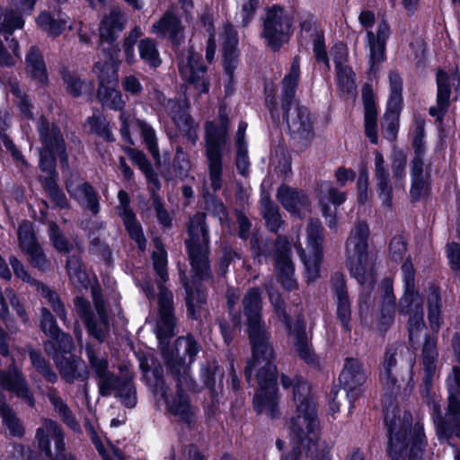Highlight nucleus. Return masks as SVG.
<instances>
[{"label": "nucleus", "mask_w": 460, "mask_h": 460, "mask_svg": "<svg viewBox=\"0 0 460 460\" xmlns=\"http://www.w3.org/2000/svg\"><path fill=\"white\" fill-rule=\"evenodd\" d=\"M200 57L192 49L182 54L179 61L180 73L199 93L208 91L206 68L199 63Z\"/></svg>", "instance_id": "nucleus-17"}, {"label": "nucleus", "mask_w": 460, "mask_h": 460, "mask_svg": "<svg viewBox=\"0 0 460 460\" xmlns=\"http://www.w3.org/2000/svg\"><path fill=\"white\" fill-rule=\"evenodd\" d=\"M448 397L446 418L440 417V405L434 400L430 407L438 416H434L437 434L441 440L452 445L450 439L455 435L460 438V368L454 367L447 380Z\"/></svg>", "instance_id": "nucleus-7"}, {"label": "nucleus", "mask_w": 460, "mask_h": 460, "mask_svg": "<svg viewBox=\"0 0 460 460\" xmlns=\"http://www.w3.org/2000/svg\"><path fill=\"white\" fill-rule=\"evenodd\" d=\"M45 350L52 357L62 378L66 382L73 383L87 379L89 372L84 362L77 357L66 356L71 350L64 352L60 347H56L54 341H47Z\"/></svg>", "instance_id": "nucleus-13"}, {"label": "nucleus", "mask_w": 460, "mask_h": 460, "mask_svg": "<svg viewBox=\"0 0 460 460\" xmlns=\"http://www.w3.org/2000/svg\"><path fill=\"white\" fill-rule=\"evenodd\" d=\"M337 81L343 92L351 93L355 90V74L349 66L336 70Z\"/></svg>", "instance_id": "nucleus-61"}, {"label": "nucleus", "mask_w": 460, "mask_h": 460, "mask_svg": "<svg viewBox=\"0 0 460 460\" xmlns=\"http://www.w3.org/2000/svg\"><path fill=\"white\" fill-rule=\"evenodd\" d=\"M126 22L124 13L119 8H111L109 14L105 15L100 23L101 42H113L124 29Z\"/></svg>", "instance_id": "nucleus-27"}, {"label": "nucleus", "mask_w": 460, "mask_h": 460, "mask_svg": "<svg viewBox=\"0 0 460 460\" xmlns=\"http://www.w3.org/2000/svg\"><path fill=\"white\" fill-rule=\"evenodd\" d=\"M93 442L103 460H125L118 448L111 445L105 447L96 436L93 437Z\"/></svg>", "instance_id": "nucleus-64"}, {"label": "nucleus", "mask_w": 460, "mask_h": 460, "mask_svg": "<svg viewBox=\"0 0 460 460\" xmlns=\"http://www.w3.org/2000/svg\"><path fill=\"white\" fill-rule=\"evenodd\" d=\"M0 416L2 417L4 426L9 430L11 435L16 437H21L23 435V427L20 423V420L17 419L13 410L5 403H2L0 405Z\"/></svg>", "instance_id": "nucleus-52"}, {"label": "nucleus", "mask_w": 460, "mask_h": 460, "mask_svg": "<svg viewBox=\"0 0 460 460\" xmlns=\"http://www.w3.org/2000/svg\"><path fill=\"white\" fill-rule=\"evenodd\" d=\"M428 320L430 329L438 332L443 323L441 314V301L439 290L437 287L431 286L427 290Z\"/></svg>", "instance_id": "nucleus-37"}, {"label": "nucleus", "mask_w": 460, "mask_h": 460, "mask_svg": "<svg viewBox=\"0 0 460 460\" xmlns=\"http://www.w3.org/2000/svg\"><path fill=\"white\" fill-rule=\"evenodd\" d=\"M69 195L93 214L99 212V199L93 188L77 174L71 173L66 182Z\"/></svg>", "instance_id": "nucleus-19"}, {"label": "nucleus", "mask_w": 460, "mask_h": 460, "mask_svg": "<svg viewBox=\"0 0 460 460\" xmlns=\"http://www.w3.org/2000/svg\"><path fill=\"white\" fill-rule=\"evenodd\" d=\"M85 126L91 132L102 136L107 139L110 138V130L105 118L93 115L88 119Z\"/></svg>", "instance_id": "nucleus-63"}, {"label": "nucleus", "mask_w": 460, "mask_h": 460, "mask_svg": "<svg viewBox=\"0 0 460 460\" xmlns=\"http://www.w3.org/2000/svg\"><path fill=\"white\" fill-rule=\"evenodd\" d=\"M411 178L412 199H418L428 189L429 178V166L424 163V156H413L411 161Z\"/></svg>", "instance_id": "nucleus-31"}, {"label": "nucleus", "mask_w": 460, "mask_h": 460, "mask_svg": "<svg viewBox=\"0 0 460 460\" xmlns=\"http://www.w3.org/2000/svg\"><path fill=\"white\" fill-rule=\"evenodd\" d=\"M37 438L39 447L45 452L48 460H74L72 456L67 458L64 453L63 432L54 421L44 420L42 427L38 429Z\"/></svg>", "instance_id": "nucleus-16"}, {"label": "nucleus", "mask_w": 460, "mask_h": 460, "mask_svg": "<svg viewBox=\"0 0 460 460\" xmlns=\"http://www.w3.org/2000/svg\"><path fill=\"white\" fill-rule=\"evenodd\" d=\"M276 251V271L278 279L288 290L296 288V281L294 279V266L288 254V243L286 240H279Z\"/></svg>", "instance_id": "nucleus-23"}, {"label": "nucleus", "mask_w": 460, "mask_h": 460, "mask_svg": "<svg viewBox=\"0 0 460 460\" xmlns=\"http://www.w3.org/2000/svg\"><path fill=\"white\" fill-rule=\"evenodd\" d=\"M9 305L15 310L22 322L28 321V316L23 305L21 303L13 289L8 288L4 291L0 290V314L5 316L8 314Z\"/></svg>", "instance_id": "nucleus-42"}, {"label": "nucleus", "mask_w": 460, "mask_h": 460, "mask_svg": "<svg viewBox=\"0 0 460 460\" xmlns=\"http://www.w3.org/2000/svg\"><path fill=\"white\" fill-rule=\"evenodd\" d=\"M18 241L19 246L24 253H28L40 246L35 238L32 226L29 221H23L19 226Z\"/></svg>", "instance_id": "nucleus-47"}, {"label": "nucleus", "mask_w": 460, "mask_h": 460, "mask_svg": "<svg viewBox=\"0 0 460 460\" xmlns=\"http://www.w3.org/2000/svg\"><path fill=\"white\" fill-rule=\"evenodd\" d=\"M300 75V63L297 58L292 61L289 73L282 81V101L286 110V105L289 104L295 96L296 88L297 86Z\"/></svg>", "instance_id": "nucleus-41"}, {"label": "nucleus", "mask_w": 460, "mask_h": 460, "mask_svg": "<svg viewBox=\"0 0 460 460\" xmlns=\"http://www.w3.org/2000/svg\"><path fill=\"white\" fill-rule=\"evenodd\" d=\"M425 121L420 118L415 119L412 128V147L414 149V156H424L425 140H424Z\"/></svg>", "instance_id": "nucleus-55"}, {"label": "nucleus", "mask_w": 460, "mask_h": 460, "mask_svg": "<svg viewBox=\"0 0 460 460\" xmlns=\"http://www.w3.org/2000/svg\"><path fill=\"white\" fill-rule=\"evenodd\" d=\"M126 152L133 163H135L146 174L147 179L155 184L157 181L156 176L154 174L152 166L146 158L145 155L142 152L130 147L127 148Z\"/></svg>", "instance_id": "nucleus-58"}, {"label": "nucleus", "mask_w": 460, "mask_h": 460, "mask_svg": "<svg viewBox=\"0 0 460 460\" xmlns=\"http://www.w3.org/2000/svg\"><path fill=\"white\" fill-rule=\"evenodd\" d=\"M389 79V99L387 102L388 107H402V81L400 75L396 72H390L388 75Z\"/></svg>", "instance_id": "nucleus-51"}, {"label": "nucleus", "mask_w": 460, "mask_h": 460, "mask_svg": "<svg viewBox=\"0 0 460 460\" xmlns=\"http://www.w3.org/2000/svg\"><path fill=\"white\" fill-rule=\"evenodd\" d=\"M286 117L290 132L297 137L309 141L314 137L313 121L307 108L296 106L286 111Z\"/></svg>", "instance_id": "nucleus-22"}, {"label": "nucleus", "mask_w": 460, "mask_h": 460, "mask_svg": "<svg viewBox=\"0 0 460 460\" xmlns=\"http://www.w3.org/2000/svg\"><path fill=\"white\" fill-rule=\"evenodd\" d=\"M186 288V304L189 314L195 319L201 315V305L206 301V296L203 292L197 290L194 292L192 288L185 284Z\"/></svg>", "instance_id": "nucleus-53"}, {"label": "nucleus", "mask_w": 460, "mask_h": 460, "mask_svg": "<svg viewBox=\"0 0 460 460\" xmlns=\"http://www.w3.org/2000/svg\"><path fill=\"white\" fill-rule=\"evenodd\" d=\"M151 31L159 37L176 40L181 32V27L179 19L171 12H166L157 22L153 24Z\"/></svg>", "instance_id": "nucleus-38"}, {"label": "nucleus", "mask_w": 460, "mask_h": 460, "mask_svg": "<svg viewBox=\"0 0 460 460\" xmlns=\"http://www.w3.org/2000/svg\"><path fill=\"white\" fill-rule=\"evenodd\" d=\"M437 107H432L429 110L431 115H435L436 111H444L448 104L451 90L454 87L456 91L460 89V75L458 72H454L451 75L438 70L437 73Z\"/></svg>", "instance_id": "nucleus-26"}, {"label": "nucleus", "mask_w": 460, "mask_h": 460, "mask_svg": "<svg viewBox=\"0 0 460 460\" xmlns=\"http://www.w3.org/2000/svg\"><path fill=\"white\" fill-rule=\"evenodd\" d=\"M66 271L72 284L78 288H87L90 280L89 277L81 262L79 257L72 255L66 261Z\"/></svg>", "instance_id": "nucleus-44"}, {"label": "nucleus", "mask_w": 460, "mask_h": 460, "mask_svg": "<svg viewBox=\"0 0 460 460\" xmlns=\"http://www.w3.org/2000/svg\"><path fill=\"white\" fill-rule=\"evenodd\" d=\"M293 400L296 411L288 424L292 446L299 455L305 452L306 456H313L317 451L320 421L310 386L301 378H296L293 385Z\"/></svg>", "instance_id": "nucleus-4"}, {"label": "nucleus", "mask_w": 460, "mask_h": 460, "mask_svg": "<svg viewBox=\"0 0 460 460\" xmlns=\"http://www.w3.org/2000/svg\"><path fill=\"white\" fill-rule=\"evenodd\" d=\"M154 268L160 278L158 282L159 317L156 323V337L161 345L165 364L177 380L178 394L176 399L166 400L170 412L181 420L190 423L192 411L188 399L183 395L184 388L191 386L189 374V366L193 362L199 351L197 342L190 337H180L176 340L173 348L167 347V339L172 337L174 332V317L172 305V294L162 284L168 279L166 252L161 243L155 242V250L152 255Z\"/></svg>", "instance_id": "nucleus-1"}, {"label": "nucleus", "mask_w": 460, "mask_h": 460, "mask_svg": "<svg viewBox=\"0 0 460 460\" xmlns=\"http://www.w3.org/2000/svg\"><path fill=\"white\" fill-rule=\"evenodd\" d=\"M243 307L252 348V358L245 368V375L249 380L252 371H256L259 385L253 406L258 413L274 418L277 414V369L272 362L274 351L269 341L270 335L261 318V297L258 288H251L246 292Z\"/></svg>", "instance_id": "nucleus-2"}, {"label": "nucleus", "mask_w": 460, "mask_h": 460, "mask_svg": "<svg viewBox=\"0 0 460 460\" xmlns=\"http://www.w3.org/2000/svg\"><path fill=\"white\" fill-rule=\"evenodd\" d=\"M421 363L428 379H429L438 369V351L437 349V339L427 337L421 350Z\"/></svg>", "instance_id": "nucleus-39"}, {"label": "nucleus", "mask_w": 460, "mask_h": 460, "mask_svg": "<svg viewBox=\"0 0 460 460\" xmlns=\"http://www.w3.org/2000/svg\"><path fill=\"white\" fill-rule=\"evenodd\" d=\"M375 176L377 181L379 197L384 205L390 207L392 204V186L384 156L378 151L375 153Z\"/></svg>", "instance_id": "nucleus-34"}, {"label": "nucleus", "mask_w": 460, "mask_h": 460, "mask_svg": "<svg viewBox=\"0 0 460 460\" xmlns=\"http://www.w3.org/2000/svg\"><path fill=\"white\" fill-rule=\"evenodd\" d=\"M261 19V37L271 49H279L290 37L293 23L290 14L279 5H271L265 9Z\"/></svg>", "instance_id": "nucleus-9"}, {"label": "nucleus", "mask_w": 460, "mask_h": 460, "mask_svg": "<svg viewBox=\"0 0 460 460\" xmlns=\"http://www.w3.org/2000/svg\"><path fill=\"white\" fill-rule=\"evenodd\" d=\"M367 379V371L363 365L357 359L346 360L343 370L340 375V381L345 388L352 392L361 386Z\"/></svg>", "instance_id": "nucleus-32"}, {"label": "nucleus", "mask_w": 460, "mask_h": 460, "mask_svg": "<svg viewBox=\"0 0 460 460\" xmlns=\"http://www.w3.org/2000/svg\"><path fill=\"white\" fill-rule=\"evenodd\" d=\"M29 73L40 82L47 79L46 68L39 50L31 48L26 58Z\"/></svg>", "instance_id": "nucleus-48"}, {"label": "nucleus", "mask_w": 460, "mask_h": 460, "mask_svg": "<svg viewBox=\"0 0 460 460\" xmlns=\"http://www.w3.org/2000/svg\"><path fill=\"white\" fill-rule=\"evenodd\" d=\"M384 296L382 300V314L385 323L391 321L395 310V297L393 293V288L390 281L384 282Z\"/></svg>", "instance_id": "nucleus-56"}, {"label": "nucleus", "mask_w": 460, "mask_h": 460, "mask_svg": "<svg viewBox=\"0 0 460 460\" xmlns=\"http://www.w3.org/2000/svg\"><path fill=\"white\" fill-rule=\"evenodd\" d=\"M333 290L338 299V316L342 322L344 327L348 329V324L350 319V304L347 291L345 290L344 279L341 275L335 276Z\"/></svg>", "instance_id": "nucleus-40"}, {"label": "nucleus", "mask_w": 460, "mask_h": 460, "mask_svg": "<svg viewBox=\"0 0 460 460\" xmlns=\"http://www.w3.org/2000/svg\"><path fill=\"white\" fill-rule=\"evenodd\" d=\"M263 216L270 231L276 232L280 225L281 219L278 208L268 199H261Z\"/></svg>", "instance_id": "nucleus-57"}, {"label": "nucleus", "mask_w": 460, "mask_h": 460, "mask_svg": "<svg viewBox=\"0 0 460 460\" xmlns=\"http://www.w3.org/2000/svg\"><path fill=\"white\" fill-rule=\"evenodd\" d=\"M4 391L14 393L31 406L34 403L32 394L28 387L24 376L13 365L9 367L8 371L0 372V394Z\"/></svg>", "instance_id": "nucleus-20"}, {"label": "nucleus", "mask_w": 460, "mask_h": 460, "mask_svg": "<svg viewBox=\"0 0 460 460\" xmlns=\"http://www.w3.org/2000/svg\"><path fill=\"white\" fill-rule=\"evenodd\" d=\"M88 358L99 379L101 394L103 396L110 395L116 383V378L107 370L108 362L103 358L98 357L95 352L91 349H88Z\"/></svg>", "instance_id": "nucleus-33"}, {"label": "nucleus", "mask_w": 460, "mask_h": 460, "mask_svg": "<svg viewBox=\"0 0 460 460\" xmlns=\"http://www.w3.org/2000/svg\"><path fill=\"white\" fill-rule=\"evenodd\" d=\"M100 86L98 98L102 105L110 109L121 111L125 105L121 93L116 88L118 82V64L113 58H109L104 63L97 62L94 66Z\"/></svg>", "instance_id": "nucleus-11"}, {"label": "nucleus", "mask_w": 460, "mask_h": 460, "mask_svg": "<svg viewBox=\"0 0 460 460\" xmlns=\"http://www.w3.org/2000/svg\"><path fill=\"white\" fill-rule=\"evenodd\" d=\"M119 206L118 207V213L122 217L124 225L131 236L136 241L140 249L146 247V239L139 223L136 220L135 215L128 208L129 197L124 190L118 193Z\"/></svg>", "instance_id": "nucleus-25"}, {"label": "nucleus", "mask_w": 460, "mask_h": 460, "mask_svg": "<svg viewBox=\"0 0 460 460\" xmlns=\"http://www.w3.org/2000/svg\"><path fill=\"white\" fill-rule=\"evenodd\" d=\"M228 114L225 107L219 109L217 119L205 125L206 155L209 179L214 190L222 186V151L227 143Z\"/></svg>", "instance_id": "nucleus-6"}, {"label": "nucleus", "mask_w": 460, "mask_h": 460, "mask_svg": "<svg viewBox=\"0 0 460 460\" xmlns=\"http://www.w3.org/2000/svg\"><path fill=\"white\" fill-rule=\"evenodd\" d=\"M345 193L337 190L330 183H323L319 190V199L322 211L325 217L326 223L331 229L337 228V220L335 211H331L327 201H332L333 205H341L345 200Z\"/></svg>", "instance_id": "nucleus-28"}, {"label": "nucleus", "mask_w": 460, "mask_h": 460, "mask_svg": "<svg viewBox=\"0 0 460 460\" xmlns=\"http://www.w3.org/2000/svg\"><path fill=\"white\" fill-rule=\"evenodd\" d=\"M385 421L388 431V453L392 460H422L426 439L423 425L412 424L411 415L390 403L385 405Z\"/></svg>", "instance_id": "nucleus-3"}, {"label": "nucleus", "mask_w": 460, "mask_h": 460, "mask_svg": "<svg viewBox=\"0 0 460 460\" xmlns=\"http://www.w3.org/2000/svg\"><path fill=\"white\" fill-rule=\"evenodd\" d=\"M49 232L50 241L56 250H58L60 252H65V253L70 252L72 245L62 235V234L59 232L56 224L51 223L49 225Z\"/></svg>", "instance_id": "nucleus-62"}, {"label": "nucleus", "mask_w": 460, "mask_h": 460, "mask_svg": "<svg viewBox=\"0 0 460 460\" xmlns=\"http://www.w3.org/2000/svg\"><path fill=\"white\" fill-rule=\"evenodd\" d=\"M358 22L363 28L367 29L366 41L369 50L370 69L375 71L385 58L386 41L391 34L390 27L386 22L381 21L375 31L369 30L376 22L374 13L369 10H364L359 13Z\"/></svg>", "instance_id": "nucleus-10"}, {"label": "nucleus", "mask_w": 460, "mask_h": 460, "mask_svg": "<svg viewBox=\"0 0 460 460\" xmlns=\"http://www.w3.org/2000/svg\"><path fill=\"white\" fill-rule=\"evenodd\" d=\"M368 226L359 222L346 242V255L351 275L360 284H371L375 276V257L368 252Z\"/></svg>", "instance_id": "nucleus-5"}, {"label": "nucleus", "mask_w": 460, "mask_h": 460, "mask_svg": "<svg viewBox=\"0 0 460 460\" xmlns=\"http://www.w3.org/2000/svg\"><path fill=\"white\" fill-rule=\"evenodd\" d=\"M246 124L241 123L235 136L237 147L236 166L241 174L245 175L249 168V160L247 151L244 145V133Z\"/></svg>", "instance_id": "nucleus-45"}, {"label": "nucleus", "mask_w": 460, "mask_h": 460, "mask_svg": "<svg viewBox=\"0 0 460 460\" xmlns=\"http://www.w3.org/2000/svg\"><path fill=\"white\" fill-rule=\"evenodd\" d=\"M40 325L42 331L50 337L49 341H54L56 347H60L64 352L73 349L72 338L59 331L53 315L45 307L41 309Z\"/></svg>", "instance_id": "nucleus-29"}, {"label": "nucleus", "mask_w": 460, "mask_h": 460, "mask_svg": "<svg viewBox=\"0 0 460 460\" xmlns=\"http://www.w3.org/2000/svg\"><path fill=\"white\" fill-rule=\"evenodd\" d=\"M121 120V134L123 137L128 140L129 143L130 139V131H135L136 129H139L143 138L146 144V146L151 153V155L155 158H159V152L156 145V138L154 130L147 126L146 123L136 119L134 117L129 115H126L125 112L120 114Z\"/></svg>", "instance_id": "nucleus-24"}, {"label": "nucleus", "mask_w": 460, "mask_h": 460, "mask_svg": "<svg viewBox=\"0 0 460 460\" xmlns=\"http://www.w3.org/2000/svg\"><path fill=\"white\" fill-rule=\"evenodd\" d=\"M31 363L37 373L49 383H55L58 380L57 374L52 370L49 363L36 350H30Z\"/></svg>", "instance_id": "nucleus-49"}, {"label": "nucleus", "mask_w": 460, "mask_h": 460, "mask_svg": "<svg viewBox=\"0 0 460 460\" xmlns=\"http://www.w3.org/2000/svg\"><path fill=\"white\" fill-rule=\"evenodd\" d=\"M380 383L388 393L395 394L401 387L402 381L397 376V369L381 368Z\"/></svg>", "instance_id": "nucleus-60"}, {"label": "nucleus", "mask_w": 460, "mask_h": 460, "mask_svg": "<svg viewBox=\"0 0 460 460\" xmlns=\"http://www.w3.org/2000/svg\"><path fill=\"white\" fill-rule=\"evenodd\" d=\"M319 220H311L307 228V253L302 255L305 267L306 278L309 281L319 277L322 260V243L323 236Z\"/></svg>", "instance_id": "nucleus-15"}, {"label": "nucleus", "mask_w": 460, "mask_h": 460, "mask_svg": "<svg viewBox=\"0 0 460 460\" xmlns=\"http://www.w3.org/2000/svg\"><path fill=\"white\" fill-rule=\"evenodd\" d=\"M277 197L283 207L293 215L301 217L308 210L309 201L303 192L288 186H281L278 190Z\"/></svg>", "instance_id": "nucleus-30"}, {"label": "nucleus", "mask_w": 460, "mask_h": 460, "mask_svg": "<svg viewBox=\"0 0 460 460\" xmlns=\"http://www.w3.org/2000/svg\"><path fill=\"white\" fill-rule=\"evenodd\" d=\"M10 265L12 266L13 271L16 278L20 279L23 282L30 283L36 286L37 290L40 292L41 296L45 299L46 303L49 304L57 315L63 321H66V312L64 305L60 302L58 296L46 287L42 283H40L33 279L28 270H26L23 263L19 261L15 256L9 258Z\"/></svg>", "instance_id": "nucleus-18"}, {"label": "nucleus", "mask_w": 460, "mask_h": 460, "mask_svg": "<svg viewBox=\"0 0 460 460\" xmlns=\"http://www.w3.org/2000/svg\"><path fill=\"white\" fill-rule=\"evenodd\" d=\"M37 129L42 144L40 165L42 171L52 173L55 171V156L64 153V139L58 128L44 118L37 122Z\"/></svg>", "instance_id": "nucleus-12"}, {"label": "nucleus", "mask_w": 460, "mask_h": 460, "mask_svg": "<svg viewBox=\"0 0 460 460\" xmlns=\"http://www.w3.org/2000/svg\"><path fill=\"white\" fill-rule=\"evenodd\" d=\"M221 41L224 50V66L226 72L231 76L235 68V48L238 42L233 26L226 24L221 33Z\"/></svg>", "instance_id": "nucleus-35"}, {"label": "nucleus", "mask_w": 460, "mask_h": 460, "mask_svg": "<svg viewBox=\"0 0 460 460\" xmlns=\"http://www.w3.org/2000/svg\"><path fill=\"white\" fill-rule=\"evenodd\" d=\"M38 24L50 36L59 35L67 26V22L61 18L54 20L49 13H42L38 18Z\"/></svg>", "instance_id": "nucleus-54"}, {"label": "nucleus", "mask_w": 460, "mask_h": 460, "mask_svg": "<svg viewBox=\"0 0 460 460\" xmlns=\"http://www.w3.org/2000/svg\"><path fill=\"white\" fill-rule=\"evenodd\" d=\"M422 305V296L415 288L404 289L398 310L401 314L409 315V337L412 342L420 337L425 326Z\"/></svg>", "instance_id": "nucleus-14"}, {"label": "nucleus", "mask_w": 460, "mask_h": 460, "mask_svg": "<svg viewBox=\"0 0 460 460\" xmlns=\"http://www.w3.org/2000/svg\"><path fill=\"white\" fill-rule=\"evenodd\" d=\"M402 107H388L382 122L383 133L389 140H394L399 128V115Z\"/></svg>", "instance_id": "nucleus-50"}, {"label": "nucleus", "mask_w": 460, "mask_h": 460, "mask_svg": "<svg viewBox=\"0 0 460 460\" xmlns=\"http://www.w3.org/2000/svg\"><path fill=\"white\" fill-rule=\"evenodd\" d=\"M113 389H117L121 402L128 408L134 407L136 404V391L130 380L120 383L116 379Z\"/></svg>", "instance_id": "nucleus-59"}, {"label": "nucleus", "mask_w": 460, "mask_h": 460, "mask_svg": "<svg viewBox=\"0 0 460 460\" xmlns=\"http://www.w3.org/2000/svg\"><path fill=\"white\" fill-rule=\"evenodd\" d=\"M203 214L195 215L190 222L189 235L186 245L189 257L195 275L199 279L208 277V264L207 259L208 237L204 224Z\"/></svg>", "instance_id": "nucleus-8"}, {"label": "nucleus", "mask_w": 460, "mask_h": 460, "mask_svg": "<svg viewBox=\"0 0 460 460\" xmlns=\"http://www.w3.org/2000/svg\"><path fill=\"white\" fill-rule=\"evenodd\" d=\"M365 132L373 144L377 143L376 109L374 95L369 89H364Z\"/></svg>", "instance_id": "nucleus-36"}, {"label": "nucleus", "mask_w": 460, "mask_h": 460, "mask_svg": "<svg viewBox=\"0 0 460 460\" xmlns=\"http://www.w3.org/2000/svg\"><path fill=\"white\" fill-rule=\"evenodd\" d=\"M93 296L95 307L99 316L98 323H94L90 318V305L86 300H84L82 297H77L75 300V305L81 317L84 318L90 334H92L94 338H96L99 341H103L105 334L108 331V318L101 300L96 296L94 292Z\"/></svg>", "instance_id": "nucleus-21"}, {"label": "nucleus", "mask_w": 460, "mask_h": 460, "mask_svg": "<svg viewBox=\"0 0 460 460\" xmlns=\"http://www.w3.org/2000/svg\"><path fill=\"white\" fill-rule=\"evenodd\" d=\"M138 51L141 59L152 67L161 64V59L156 44L152 39L141 40L138 43Z\"/></svg>", "instance_id": "nucleus-46"}, {"label": "nucleus", "mask_w": 460, "mask_h": 460, "mask_svg": "<svg viewBox=\"0 0 460 460\" xmlns=\"http://www.w3.org/2000/svg\"><path fill=\"white\" fill-rule=\"evenodd\" d=\"M290 334L294 338V345L300 358L308 363H312L314 361V355L310 349L304 323L297 322L294 329L290 330Z\"/></svg>", "instance_id": "nucleus-43"}]
</instances>
